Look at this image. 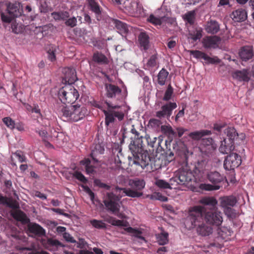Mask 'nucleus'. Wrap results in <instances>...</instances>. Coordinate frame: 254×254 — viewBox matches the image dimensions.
Wrapping results in <instances>:
<instances>
[{
  "instance_id": "14",
  "label": "nucleus",
  "mask_w": 254,
  "mask_h": 254,
  "mask_svg": "<svg viewBox=\"0 0 254 254\" xmlns=\"http://www.w3.org/2000/svg\"><path fill=\"white\" fill-rule=\"evenodd\" d=\"M6 10L8 15L3 13L1 14V19L2 22L10 23L15 17L21 15L22 9L21 8L20 3L18 2L9 3L7 5Z\"/></svg>"
},
{
  "instance_id": "3",
  "label": "nucleus",
  "mask_w": 254,
  "mask_h": 254,
  "mask_svg": "<svg viewBox=\"0 0 254 254\" xmlns=\"http://www.w3.org/2000/svg\"><path fill=\"white\" fill-rule=\"evenodd\" d=\"M11 215L15 220L21 222L22 224H27L28 233L38 237L45 236V229L38 224L30 222V219L22 211L16 210L11 213Z\"/></svg>"
},
{
  "instance_id": "46",
  "label": "nucleus",
  "mask_w": 254,
  "mask_h": 254,
  "mask_svg": "<svg viewBox=\"0 0 254 254\" xmlns=\"http://www.w3.org/2000/svg\"><path fill=\"white\" fill-rule=\"evenodd\" d=\"M73 177L84 184L87 183V179L81 172L79 171H75L73 174Z\"/></svg>"
},
{
  "instance_id": "62",
  "label": "nucleus",
  "mask_w": 254,
  "mask_h": 254,
  "mask_svg": "<svg viewBox=\"0 0 254 254\" xmlns=\"http://www.w3.org/2000/svg\"><path fill=\"white\" fill-rule=\"evenodd\" d=\"M175 22L174 18L166 16H163V24L172 25Z\"/></svg>"
},
{
  "instance_id": "33",
  "label": "nucleus",
  "mask_w": 254,
  "mask_h": 254,
  "mask_svg": "<svg viewBox=\"0 0 254 254\" xmlns=\"http://www.w3.org/2000/svg\"><path fill=\"white\" fill-rule=\"evenodd\" d=\"M169 72L165 68H162L157 75V82L161 86L165 85Z\"/></svg>"
},
{
  "instance_id": "29",
  "label": "nucleus",
  "mask_w": 254,
  "mask_h": 254,
  "mask_svg": "<svg viewBox=\"0 0 254 254\" xmlns=\"http://www.w3.org/2000/svg\"><path fill=\"white\" fill-rule=\"evenodd\" d=\"M104 220L114 226L127 227L128 225L126 221L118 220L112 216H108L104 218Z\"/></svg>"
},
{
  "instance_id": "28",
  "label": "nucleus",
  "mask_w": 254,
  "mask_h": 254,
  "mask_svg": "<svg viewBox=\"0 0 254 254\" xmlns=\"http://www.w3.org/2000/svg\"><path fill=\"white\" fill-rule=\"evenodd\" d=\"M112 22L121 34H125L127 33L128 27L126 23L114 19H112Z\"/></svg>"
},
{
  "instance_id": "13",
  "label": "nucleus",
  "mask_w": 254,
  "mask_h": 254,
  "mask_svg": "<svg viewBox=\"0 0 254 254\" xmlns=\"http://www.w3.org/2000/svg\"><path fill=\"white\" fill-rule=\"evenodd\" d=\"M121 196H116L113 192H107L103 198V203L106 209L115 213L120 211Z\"/></svg>"
},
{
  "instance_id": "27",
  "label": "nucleus",
  "mask_w": 254,
  "mask_h": 254,
  "mask_svg": "<svg viewBox=\"0 0 254 254\" xmlns=\"http://www.w3.org/2000/svg\"><path fill=\"white\" fill-rule=\"evenodd\" d=\"M93 61L99 64H107L109 61L105 55L102 53L96 52L93 56Z\"/></svg>"
},
{
  "instance_id": "15",
  "label": "nucleus",
  "mask_w": 254,
  "mask_h": 254,
  "mask_svg": "<svg viewBox=\"0 0 254 254\" xmlns=\"http://www.w3.org/2000/svg\"><path fill=\"white\" fill-rule=\"evenodd\" d=\"M242 163L241 157L236 153H231L226 156L224 161V167L225 170L233 171L234 174V169L238 167Z\"/></svg>"
},
{
  "instance_id": "59",
  "label": "nucleus",
  "mask_w": 254,
  "mask_h": 254,
  "mask_svg": "<svg viewBox=\"0 0 254 254\" xmlns=\"http://www.w3.org/2000/svg\"><path fill=\"white\" fill-rule=\"evenodd\" d=\"M82 187L83 188L84 190L88 194L91 199L92 200H93L95 197L94 193L91 190V189L87 186L82 185Z\"/></svg>"
},
{
  "instance_id": "64",
  "label": "nucleus",
  "mask_w": 254,
  "mask_h": 254,
  "mask_svg": "<svg viewBox=\"0 0 254 254\" xmlns=\"http://www.w3.org/2000/svg\"><path fill=\"white\" fill-rule=\"evenodd\" d=\"M90 104L92 105V106L94 107L95 108H99L102 111H103V110H105L103 108V106L102 104L97 101L93 100L90 102Z\"/></svg>"
},
{
  "instance_id": "58",
  "label": "nucleus",
  "mask_w": 254,
  "mask_h": 254,
  "mask_svg": "<svg viewBox=\"0 0 254 254\" xmlns=\"http://www.w3.org/2000/svg\"><path fill=\"white\" fill-rule=\"evenodd\" d=\"M95 184H96V186H97L99 188L105 189L106 190H110L111 189L110 186H109L106 184H105L104 183H102L99 180H96L95 181Z\"/></svg>"
},
{
  "instance_id": "52",
  "label": "nucleus",
  "mask_w": 254,
  "mask_h": 254,
  "mask_svg": "<svg viewBox=\"0 0 254 254\" xmlns=\"http://www.w3.org/2000/svg\"><path fill=\"white\" fill-rule=\"evenodd\" d=\"M56 49L52 47L47 52L48 58L51 62H54L56 60Z\"/></svg>"
},
{
  "instance_id": "47",
  "label": "nucleus",
  "mask_w": 254,
  "mask_h": 254,
  "mask_svg": "<svg viewBox=\"0 0 254 254\" xmlns=\"http://www.w3.org/2000/svg\"><path fill=\"white\" fill-rule=\"evenodd\" d=\"M123 155L122 150H120L115 157V163L118 168L122 167L121 164L123 162Z\"/></svg>"
},
{
  "instance_id": "26",
  "label": "nucleus",
  "mask_w": 254,
  "mask_h": 254,
  "mask_svg": "<svg viewBox=\"0 0 254 254\" xmlns=\"http://www.w3.org/2000/svg\"><path fill=\"white\" fill-rule=\"evenodd\" d=\"M199 202L203 205V206L205 209V206H209L210 210L216 209V205L217 204V201L213 197L205 196L202 198L200 200Z\"/></svg>"
},
{
  "instance_id": "6",
  "label": "nucleus",
  "mask_w": 254,
  "mask_h": 254,
  "mask_svg": "<svg viewBox=\"0 0 254 254\" xmlns=\"http://www.w3.org/2000/svg\"><path fill=\"white\" fill-rule=\"evenodd\" d=\"M177 107L175 102H169L163 105L160 110L155 112V117L158 119L152 118L149 121V125L152 127H158L162 124L161 120L167 119L170 120V118L173 111Z\"/></svg>"
},
{
  "instance_id": "40",
  "label": "nucleus",
  "mask_w": 254,
  "mask_h": 254,
  "mask_svg": "<svg viewBox=\"0 0 254 254\" xmlns=\"http://www.w3.org/2000/svg\"><path fill=\"white\" fill-rule=\"evenodd\" d=\"M157 65V57L156 55H152L148 60L146 66L148 69H152Z\"/></svg>"
},
{
  "instance_id": "10",
  "label": "nucleus",
  "mask_w": 254,
  "mask_h": 254,
  "mask_svg": "<svg viewBox=\"0 0 254 254\" xmlns=\"http://www.w3.org/2000/svg\"><path fill=\"white\" fill-rule=\"evenodd\" d=\"M207 178L212 185L202 184L200 185V188L202 190L210 191L219 190L222 187L221 184L226 177L217 171H210L208 173Z\"/></svg>"
},
{
  "instance_id": "48",
  "label": "nucleus",
  "mask_w": 254,
  "mask_h": 254,
  "mask_svg": "<svg viewBox=\"0 0 254 254\" xmlns=\"http://www.w3.org/2000/svg\"><path fill=\"white\" fill-rule=\"evenodd\" d=\"M126 190H128V189L127 188H120L118 186H116L115 189L114 190L116 192L117 194H116V196H121V198L125 196H127L126 194Z\"/></svg>"
},
{
  "instance_id": "12",
  "label": "nucleus",
  "mask_w": 254,
  "mask_h": 254,
  "mask_svg": "<svg viewBox=\"0 0 254 254\" xmlns=\"http://www.w3.org/2000/svg\"><path fill=\"white\" fill-rule=\"evenodd\" d=\"M203 219L207 224L213 227H218L221 225L223 219L222 212L217 208L207 211L204 207Z\"/></svg>"
},
{
  "instance_id": "7",
  "label": "nucleus",
  "mask_w": 254,
  "mask_h": 254,
  "mask_svg": "<svg viewBox=\"0 0 254 254\" xmlns=\"http://www.w3.org/2000/svg\"><path fill=\"white\" fill-rule=\"evenodd\" d=\"M237 202V198L233 195L224 196L219 198L220 206L230 220H234L239 216V213L233 208Z\"/></svg>"
},
{
  "instance_id": "34",
  "label": "nucleus",
  "mask_w": 254,
  "mask_h": 254,
  "mask_svg": "<svg viewBox=\"0 0 254 254\" xmlns=\"http://www.w3.org/2000/svg\"><path fill=\"white\" fill-rule=\"evenodd\" d=\"M171 182V178L169 180V182H167L163 180H158L156 181V185L160 189H174V186H172Z\"/></svg>"
},
{
  "instance_id": "54",
  "label": "nucleus",
  "mask_w": 254,
  "mask_h": 254,
  "mask_svg": "<svg viewBox=\"0 0 254 254\" xmlns=\"http://www.w3.org/2000/svg\"><path fill=\"white\" fill-rule=\"evenodd\" d=\"M3 205H6L10 208L13 209H17L19 208V204L16 201L9 199L7 197L6 203H4Z\"/></svg>"
},
{
  "instance_id": "22",
  "label": "nucleus",
  "mask_w": 254,
  "mask_h": 254,
  "mask_svg": "<svg viewBox=\"0 0 254 254\" xmlns=\"http://www.w3.org/2000/svg\"><path fill=\"white\" fill-rule=\"evenodd\" d=\"M232 76L234 79L241 82H248L250 79L249 71L247 69L236 70L232 73Z\"/></svg>"
},
{
  "instance_id": "60",
  "label": "nucleus",
  "mask_w": 254,
  "mask_h": 254,
  "mask_svg": "<svg viewBox=\"0 0 254 254\" xmlns=\"http://www.w3.org/2000/svg\"><path fill=\"white\" fill-rule=\"evenodd\" d=\"M161 130L164 132L169 134H174V133L172 127L170 126H162Z\"/></svg>"
},
{
  "instance_id": "42",
  "label": "nucleus",
  "mask_w": 254,
  "mask_h": 254,
  "mask_svg": "<svg viewBox=\"0 0 254 254\" xmlns=\"http://www.w3.org/2000/svg\"><path fill=\"white\" fill-rule=\"evenodd\" d=\"M173 94V88L170 84H169L165 91L164 95L163 97V100L165 101H169L172 97Z\"/></svg>"
},
{
  "instance_id": "17",
  "label": "nucleus",
  "mask_w": 254,
  "mask_h": 254,
  "mask_svg": "<svg viewBox=\"0 0 254 254\" xmlns=\"http://www.w3.org/2000/svg\"><path fill=\"white\" fill-rule=\"evenodd\" d=\"M211 134V131L208 130L193 131L190 133L187 136L184 137V141H188L189 144H190L192 141H198L202 137Z\"/></svg>"
},
{
  "instance_id": "16",
  "label": "nucleus",
  "mask_w": 254,
  "mask_h": 254,
  "mask_svg": "<svg viewBox=\"0 0 254 254\" xmlns=\"http://www.w3.org/2000/svg\"><path fill=\"white\" fill-rule=\"evenodd\" d=\"M103 112L105 115V124L106 126H109L111 124L114 123L115 121V118H117L119 121L124 120L125 114L122 111H112L103 110Z\"/></svg>"
},
{
  "instance_id": "4",
  "label": "nucleus",
  "mask_w": 254,
  "mask_h": 254,
  "mask_svg": "<svg viewBox=\"0 0 254 254\" xmlns=\"http://www.w3.org/2000/svg\"><path fill=\"white\" fill-rule=\"evenodd\" d=\"M104 147L101 144H96L90 153L92 160L89 158H85L80 161V164L85 167L87 174H94L96 172V165L99 163L101 155L104 154Z\"/></svg>"
},
{
  "instance_id": "53",
  "label": "nucleus",
  "mask_w": 254,
  "mask_h": 254,
  "mask_svg": "<svg viewBox=\"0 0 254 254\" xmlns=\"http://www.w3.org/2000/svg\"><path fill=\"white\" fill-rule=\"evenodd\" d=\"M65 24L67 26H69L71 28H73L75 27L77 24V18L75 17H72L71 18H68L66 19L65 21Z\"/></svg>"
},
{
  "instance_id": "32",
  "label": "nucleus",
  "mask_w": 254,
  "mask_h": 254,
  "mask_svg": "<svg viewBox=\"0 0 254 254\" xmlns=\"http://www.w3.org/2000/svg\"><path fill=\"white\" fill-rule=\"evenodd\" d=\"M149 36L146 32H141L138 36V41L140 46L144 50H147L149 47Z\"/></svg>"
},
{
  "instance_id": "1",
  "label": "nucleus",
  "mask_w": 254,
  "mask_h": 254,
  "mask_svg": "<svg viewBox=\"0 0 254 254\" xmlns=\"http://www.w3.org/2000/svg\"><path fill=\"white\" fill-rule=\"evenodd\" d=\"M130 131L137 136L129 145V149L133 155V159L129 161V164H133L140 166L144 169L149 165L151 161V157L149 156L148 152L144 150L143 145L142 136L139 137L138 133L135 129L134 126H131L129 128ZM127 127H124L123 130V137L125 138L127 137V134L129 131L127 130Z\"/></svg>"
},
{
  "instance_id": "45",
  "label": "nucleus",
  "mask_w": 254,
  "mask_h": 254,
  "mask_svg": "<svg viewBox=\"0 0 254 254\" xmlns=\"http://www.w3.org/2000/svg\"><path fill=\"white\" fill-rule=\"evenodd\" d=\"M206 165V161L204 159L198 160L195 165V168L199 172H203Z\"/></svg>"
},
{
  "instance_id": "38",
  "label": "nucleus",
  "mask_w": 254,
  "mask_h": 254,
  "mask_svg": "<svg viewBox=\"0 0 254 254\" xmlns=\"http://www.w3.org/2000/svg\"><path fill=\"white\" fill-rule=\"evenodd\" d=\"M157 242L160 245H164L168 242V234L162 232L157 236Z\"/></svg>"
},
{
  "instance_id": "51",
  "label": "nucleus",
  "mask_w": 254,
  "mask_h": 254,
  "mask_svg": "<svg viewBox=\"0 0 254 254\" xmlns=\"http://www.w3.org/2000/svg\"><path fill=\"white\" fill-rule=\"evenodd\" d=\"M127 5L126 6H124L126 8H128V9L131 12H134L136 10L137 8V3L135 0H132L130 2L128 0Z\"/></svg>"
},
{
  "instance_id": "57",
  "label": "nucleus",
  "mask_w": 254,
  "mask_h": 254,
  "mask_svg": "<svg viewBox=\"0 0 254 254\" xmlns=\"http://www.w3.org/2000/svg\"><path fill=\"white\" fill-rule=\"evenodd\" d=\"M204 60L210 64H219L221 61L217 57L211 58L207 55L205 56Z\"/></svg>"
},
{
  "instance_id": "56",
  "label": "nucleus",
  "mask_w": 254,
  "mask_h": 254,
  "mask_svg": "<svg viewBox=\"0 0 254 254\" xmlns=\"http://www.w3.org/2000/svg\"><path fill=\"white\" fill-rule=\"evenodd\" d=\"M60 245V242L57 240L51 238L48 239L46 243V248L51 246H57Z\"/></svg>"
},
{
  "instance_id": "37",
  "label": "nucleus",
  "mask_w": 254,
  "mask_h": 254,
  "mask_svg": "<svg viewBox=\"0 0 254 254\" xmlns=\"http://www.w3.org/2000/svg\"><path fill=\"white\" fill-rule=\"evenodd\" d=\"M125 230L128 233L132 234L133 236H134L137 238H138L139 239H141L142 240H144V241L145 240L144 237L141 236V234H142L141 231H140L138 230L135 229L134 228H133L131 227H129L126 228Z\"/></svg>"
},
{
  "instance_id": "2",
  "label": "nucleus",
  "mask_w": 254,
  "mask_h": 254,
  "mask_svg": "<svg viewBox=\"0 0 254 254\" xmlns=\"http://www.w3.org/2000/svg\"><path fill=\"white\" fill-rule=\"evenodd\" d=\"M204 207L200 206L193 207L189 212L188 219L191 223L190 227H197L196 231L202 236H209L212 233L213 228L204 223L203 219Z\"/></svg>"
},
{
  "instance_id": "24",
  "label": "nucleus",
  "mask_w": 254,
  "mask_h": 254,
  "mask_svg": "<svg viewBox=\"0 0 254 254\" xmlns=\"http://www.w3.org/2000/svg\"><path fill=\"white\" fill-rule=\"evenodd\" d=\"M239 56L243 61H248L251 59L254 56L253 48L250 46L243 47L240 52Z\"/></svg>"
},
{
  "instance_id": "8",
  "label": "nucleus",
  "mask_w": 254,
  "mask_h": 254,
  "mask_svg": "<svg viewBox=\"0 0 254 254\" xmlns=\"http://www.w3.org/2000/svg\"><path fill=\"white\" fill-rule=\"evenodd\" d=\"M79 96L77 90L70 84H65L58 92V97L64 104H72L77 100Z\"/></svg>"
},
{
  "instance_id": "19",
  "label": "nucleus",
  "mask_w": 254,
  "mask_h": 254,
  "mask_svg": "<svg viewBox=\"0 0 254 254\" xmlns=\"http://www.w3.org/2000/svg\"><path fill=\"white\" fill-rule=\"evenodd\" d=\"M106 96L109 98H116L120 95L122 89L118 86L111 83L105 84Z\"/></svg>"
},
{
  "instance_id": "44",
  "label": "nucleus",
  "mask_w": 254,
  "mask_h": 254,
  "mask_svg": "<svg viewBox=\"0 0 254 254\" xmlns=\"http://www.w3.org/2000/svg\"><path fill=\"white\" fill-rule=\"evenodd\" d=\"M2 121L7 127L11 129L15 128V122L10 117H5L2 119Z\"/></svg>"
},
{
  "instance_id": "61",
  "label": "nucleus",
  "mask_w": 254,
  "mask_h": 254,
  "mask_svg": "<svg viewBox=\"0 0 254 254\" xmlns=\"http://www.w3.org/2000/svg\"><path fill=\"white\" fill-rule=\"evenodd\" d=\"M63 237L64 239L68 242L75 243H76V241L74 239V238L68 233L64 232L63 234Z\"/></svg>"
},
{
  "instance_id": "11",
  "label": "nucleus",
  "mask_w": 254,
  "mask_h": 254,
  "mask_svg": "<svg viewBox=\"0 0 254 254\" xmlns=\"http://www.w3.org/2000/svg\"><path fill=\"white\" fill-rule=\"evenodd\" d=\"M145 182L143 179L135 178L128 181L129 188L126 190L127 196L132 198H139L143 194V190L145 186Z\"/></svg>"
},
{
  "instance_id": "49",
  "label": "nucleus",
  "mask_w": 254,
  "mask_h": 254,
  "mask_svg": "<svg viewBox=\"0 0 254 254\" xmlns=\"http://www.w3.org/2000/svg\"><path fill=\"white\" fill-rule=\"evenodd\" d=\"M190 54L196 59H202L203 60H205L206 55L205 53L198 50L190 51Z\"/></svg>"
},
{
  "instance_id": "30",
  "label": "nucleus",
  "mask_w": 254,
  "mask_h": 254,
  "mask_svg": "<svg viewBox=\"0 0 254 254\" xmlns=\"http://www.w3.org/2000/svg\"><path fill=\"white\" fill-rule=\"evenodd\" d=\"M219 25L216 21L210 20L206 26L205 30L207 32L211 34H216L219 30Z\"/></svg>"
},
{
  "instance_id": "35",
  "label": "nucleus",
  "mask_w": 254,
  "mask_h": 254,
  "mask_svg": "<svg viewBox=\"0 0 254 254\" xmlns=\"http://www.w3.org/2000/svg\"><path fill=\"white\" fill-rule=\"evenodd\" d=\"M13 157L17 159L19 162L22 163L26 162V157L24 155L23 153L21 151H17L13 153V156H11V164L14 166H16V163L14 162Z\"/></svg>"
},
{
  "instance_id": "39",
  "label": "nucleus",
  "mask_w": 254,
  "mask_h": 254,
  "mask_svg": "<svg viewBox=\"0 0 254 254\" xmlns=\"http://www.w3.org/2000/svg\"><path fill=\"white\" fill-rule=\"evenodd\" d=\"M195 14L194 11H190L185 14L184 19L190 25H192L195 20Z\"/></svg>"
},
{
  "instance_id": "5",
  "label": "nucleus",
  "mask_w": 254,
  "mask_h": 254,
  "mask_svg": "<svg viewBox=\"0 0 254 254\" xmlns=\"http://www.w3.org/2000/svg\"><path fill=\"white\" fill-rule=\"evenodd\" d=\"M61 112L64 117L73 122L83 119L88 114L86 108L78 105L69 106H63Z\"/></svg>"
},
{
  "instance_id": "31",
  "label": "nucleus",
  "mask_w": 254,
  "mask_h": 254,
  "mask_svg": "<svg viewBox=\"0 0 254 254\" xmlns=\"http://www.w3.org/2000/svg\"><path fill=\"white\" fill-rule=\"evenodd\" d=\"M145 138L146 141H147L148 145H149L150 146L153 148L156 147L157 150L161 151L162 149V147L160 145V144L162 142V140H161L160 138L153 137V140L152 141L149 135H146L145 136Z\"/></svg>"
},
{
  "instance_id": "41",
  "label": "nucleus",
  "mask_w": 254,
  "mask_h": 254,
  "mask_svg": "<svg viewBox=\"0 0 254 254\" xmlns=\"http://www.w3.org/2000/svg\"><path fill=\"white\" fill-rule=\"evenodd\" d=\"M148 20L149 22L156 26L163 25V16L157 17L153 14H151L148 17Z\"/></svg>"
},
{
  "instance_id": "20",
  "label": "nucleus",
  "mask_w": 254,
  "mask_h": 254,
  "mask_svg": "<svg viewBox=\"0 0 254 254\" xmlns=\"http://www.w3.org/2000/svg\"><path fill=\"white\" fill-rule=\"evenodd\" d=\"M230 17L235 22H241L247 18V12L245 9L238 8L234 10L230 15Z\"/></svg>"
},
{
  "instance_id": "21",
  "label": "nucleus",
  "mask_w": 254,
  "mask_h": 254,
  "mask_svg": "<svg viewBox=\"0 0 254 254\" xmlns=\"http://www.w3.org/2000/svg\"><path fill=\"white\" fill-rule=\"evenodd\" d=\"M220 41L217 36H206L203 39L202 44L205 48H215Z\"/></svg>"
},
{
  "instance_id": "25",
  "label": "nucleus",
  "mask_w": 254,
  "mask_h": 254,
  "mask_svg": "<svg viewBox=\"0 0 254 254\" xmlns=\"http://www.w3.org/2000/svg\"><path fill=\"white\" fill-rule=\"evenodd\" d=\"M234 142L228 140V139H224L221 142L219 150L222 154H228L231 153V151L234 149Z\"/></svg>"
},
{
  "instance_id": "63",
  "label": "nucleus",
  "mask_w": 254,
  "mask_h": 254,
  "mask_svg": "<svg viewBox=\"0 0 254 254\" xmlns=\"http://www.w3.org/2000/svg\"><path fill=\"white\" fill-rule=\"evenodd\" d=\"M213 142V139L211 137L203 138L202 139V144L205 146H212Z\"/></svg>"
},
{
  "instance_id": "36",
  "label": "nucleus",
  "mask_w": 254,
  "mask_h": 254,
  "mask_svg": "<svg viewBox=\"0 0 254 254\" xmlns=\"http://www.w3.org/2000/svg\"><path fill=\"white\" fill-rule=\"evenodd\" d=\"M227 137L225 139L234 142V139L236 136H238V133L236 132V129L234 127H228L226 129Z\"/></svg>"
},
{
  "instance_id": "55",
  "label": "nucleus",
  "mask_w": 254,
  "mask_h": 254,
  "mask_svg": "<svg viewBox=\"0 0 254 254\" xmlns=\"http://www.w3.org/2000/svg\"><path fill=\"white\" fill-rule=\"evenodd\" d=\"M31 113H35L37 115V118H40L42 117L41 110L39 108V105L37 104L34 103L32 105V110Z\"/></svg>"
},
{
  "instance_id": "23",
  "label": "nucleus",
  "mask_w": 254,
  "mask_h": 254,
  "mask_svg": "<svg viewBox=\"0 0 254 254\" xmlns=\"http://www.w3.org/2000/svg\"><path fill=\"white\" fill-rule=\"evenodd\" d=\"M90 9L94 13L98 21L102 19V8L95 0H87Z\"/></svg>"
},
{
  "instance_id": "18",
  "label": "nucleus",
  "mask_w": 254,
  "mask_h": 254,
  "mask_svg": "<svg viewBox=\"0 0 254 254\" xmlns=\"http://www.w3.org/2000/svg\"><path fill=\"white\" fill-rule=\"evenodd\" d=\"M63 81L65 83L72 85L77 79L75 70L73 68L65 67L63 69Z\"/></svg>"
},
{
  "instance_id": "43",
  "label": "nucleus",
  "mask_w": 254,
  "mask_h": 254,
  "mask_svg": "<svg viewBox=\"0 0 254 254\" xmlns=\"http://www.w3.org/2000/svg\"><path fill=\"white\" fill-rule=\"evenodd\" d=\"M90 223L94 227L97 229H100L106 228L105 223L101 220L93 219L90 220Z\"/></svg>"
},
{
  "instance_id": "9",
  "label": "nucleus",
  "mask_w": 254,
  "mask_h": 254,
  "mask_svg": "<svg viewBox=\"0 0 254 254\" xmlns=\"http://www.w3.org/2000/svg\"><path fill=\"white\" fill-rule=\"evenodd\" d=\"M194 179L191 171L181 168L175 173L174 176L171 178V182L174 189H177L178 185H188Z\"/></svg>"
},
{
  "instance_id": "50",
  "label": "nucleus",
  "mask_w": 254,
  "mask_h": 254,
  "mask_svg": "<svg viewBox=\"0 0 254 254\" xmlns=\"http://www.w3.org/2000/svg\"><path fill=\"white\" fill-rule=\"evenodd\" d=\"M189 35L193 41H196L197 40L200 39L202 37V31L196 30L193 32L190 33Z\"/></svg>"
}]
</instances>
